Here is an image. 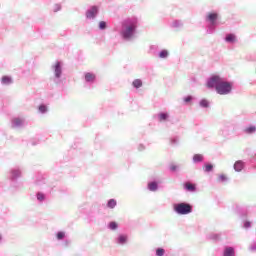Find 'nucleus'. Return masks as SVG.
Listing matches in <instances>:
<instances>
[{
	"label": "nucleus",
	"mask_w": 256,
	"mask_h": 256,
	"mask_svg": "<svg viewBox=\"0 0 256 256\" xmlns=\"http://www.w3.org/2000/svg\"><path fill=\"white\" fill-rule=\"evenodd\" d=\"M201 107H209V102L207 100H202L200 102Z\"/></svg>",
	"instance_id": "29"
},
{
	"label": "nucleus",
	"mask_w": 256,
	"mask_h": 256,
	"mask_svg": "<svg viewBox=\"0 0 256 256\" xmlns=\"http://www.w3.org/2000/svg\"><path fill=\"white\" fill-rule=\"evenodd\" d=\"M218 179H219V181H227V176L222 174V175L219 176Z\"/></svg>",
	"instance_id": "32"
},
{
	"label": "nucleus",
	"mask_w": 256,
	"mask_h": 256,
	"mask_svg": "<svg viewBox=\"0 0 256 256\" xmlns=\"http://www.w3.org/2000/svg\"><path fill=\"white\" fill-rule=\"evenodd\" d=\"M2 83L3 85H11V83H13V80H11V77L9 76H4L2 77Z\"/></svg>",
	"instance_id": "11"
},
{
	"label": "nucleus",
	"mask_w": 256,
	"mask_h": 256,
	"mask_svg": "<svg viewBox=\"0 0 256 256\" xmlns=\"http://www.w3.org/2000/svg\"><path fill=\"white\" fill-rule=\"evenodd\" d=\"M53 11H54V13H57V11H61V5L55 4L53 7Z\"/></svg>",
	"instance_id": "27"
},
{
	"label": "nucleus",
	"mask_w": 256,
	"mask_h": 256,
	"mask_svg": "<svg viewBox=\"0 0 256 256\" xmlns=\"http://www.w3.org/2000/svg\"><path fill=\"white\" fill-rule=\"evenodd\" d=\"M244 227H246V229L251 227V222H245Z\"/></svg>",
	"instance_id": "34"
},
{
	"label": "nucleus",
	"mask_w": 256,
	"mask_h": 256,
	"mask_svg": "<svg viewBox=\"0 0 256 256\" xmlns=\"http://www.w3.org/2000/svg\"><path fill=\"white\" fill-rule=\"evenodd\" d=\"M235 171H243V163L241 161H237L234 164Z\"/></svg>",
	"instance_id": "13"
},
{
	"label": "nucleus",
	"mask_w": 256,
	"mask_h": 256,
	"mask_svg": "<svg viewBox=\"0 0 256 256\" xmlns=\"http://www.w3.org/2000/svg\"><path fill=\"white\" fill-rule=\"evenodd\" d=\"M55 76L61 77V64L59 62L55 65Z\"/></svg>",
	"instance_id": "10"
},
{
	"label": "nucleus",
	"mask_w": 256,
	"mask_h": 256,
	"mask_svg": "<svg viewBox=\"0 0 256 256\" xmlns=\"http://www.w3.org/2000/svg\"><path fill=\"white\" fill-rule=\"evenodd\" d=\"M224 256H235V249L233 247H226L224 250Z\"/></svg>",
	"instance_id": "6"
},
{
	"label": "nucleus",
	"mask_w": 256,
	"mask_h": 256,
	"mask_svg": "<svg viewBox=\"0 0 256 256\" xmlns=\"http://www.w3.org/2000/svg\"><path fill=\"white\" fill-rule=\"evenodd\" d=\"M127 242V236H120L119 237V243H126Z\"/></svg>",
	"instance_id": "31"
},
{
	"label": "nucleus",
	"mask_w": 256,
	"mask_h": 256,
	"mask_svg": "<svg viewBox=\"0 0 256 256\" xmlns=\"http://www.w3.org/2000/svg\"><path fill=\"white\" fill-rule=\"evenodd\" d=\"M21 123H23V120H21L20 118H15L13 120V124L15 125V127H19V125H21Z\"/></svg>",
	"instance_id": "22"
},
{
	"label": "nucleus",
	"mask_w": 256,
	"mask_h": 256,
	"mask_svg": "<svg viewBox=\"0 0 256 256\" xmlns=\"http://www.w3.org/2000/svg\"><path fill=\"white\" fill-rule=\"evenodd\" d=\"M156 255H157V256H163V255H165V250H164L163 248H158V249L156 250Z\"/></svg>",
	"instance_id": "23"
},
{
	"label": "nucleus",
	"mask_w": 256,
	"mask_h": 256,
	"mask_svg": "<svg viewBox=\"0 0 256 256\" xmlns=\"http://www.w3.org/2000/svg\"><path fill=\"white\" fill-rule=\"evenodd\" d=\"M11 174H12V179H17V177L21 176V171H19V170H12Z\"/></svg>",
	"instance_id": "16"
},
{
	"label": "nucleus",
	"mask_w": 256,
	"mask_h": 256,
	"mask_svg": "<svg viewBox=\"0 0 256 256\" xmlns=\"http://www.w3.org/2000/svg\"><path fill=\"white\" fill-rule=\"evenodd\" d=\"M39 111H40V113H46V112H47V106H45V105H40V106H39Z\"/></svg>",
	"instance_id": "25"
},
{
	"label": "nucleus",
	"mask_w": 256,
	"mask_h": 256,
	"mask_svg": "<svg viewBox=\"0 0 256 256\" xmlns=\"http://www.w3.org/2000/svg\"><path fill=\"white\" fill-rule=\"evenodd\" d=\"M99 29H107V23L105 21H101L99 23Z\"/></svg>",
	"instance_id": "24"
},
{
	"label": "nucleus",
	"mask_w": 256,
	"mask_h": 256,
	"mask_svg": "<svg viewBox=\"0 0 256 256\" xmlns=\"http://www.w3.org/2000/svg\"><path fill=\"white\" fill-rule=\"evenodd\" d=\"M204 171H205L206 173H209L210 171H213V164H206V165L204 166Z\"/></svg>",
	"instance_id": "21"
},
{
	"label": "nucleus",
	"mask_w": 256,
	"mask_h": 256,
	"mask_svg": "<svg viewBox=\"0 0 256 256\" xmlns=\"http://www.w3.org/2000/svg\"><path fill=\"white\" fill-rule=\"evenodd\" d=\"M99 12V9L97 8V6L92 7L86 14V17L88 19H93L95 17V15H97V13Z\"/></svg>",
	"instance_id": "4"
},
{
	"label": "nucleus",
	"mask_w": 256,
	"mask_h": 256,
	"mask_svg": "<svg viewBox=\"0 0 256 256\" xmlns=\"http://www.w3.org/2000/svg\"><path fill=\"white\" fill-rule=\"evenodd\" d=\"M132 85L136 89H139V87H143V82L141 81V79H136L133 81Z\"/></svg>",
	"instance_id": "12"
},
{
	"label": "nucleus",
	"mask_w": 256,
	"mask_h": 256,
	"mask_svg": "<svg viewBox=\"0 0 256 256\" xmlns=\"http://www.w3.org/2000/svg\"><path fill=\"white\" fill-rule=\"evenodd\" d=\"M225 41H227V43H235V41H237V37L235 34H228L225 38Z\"/></svg>",
	"instance_id": "7"
},
{
	"label": "nucleus",
	"mask_w": 256,
	"mask_h": 256,
	"mask_svg": "<svg viewBox=\"0 0 256 256\" xmlns=\"http://www.w3.org/2000/svg\"><path fill=\"white\" fill-rule=\"evenodd\" d=\"M170 169L172 171H177V165H175V164L170 165Z\"/></svg>",
	"instance_id": "33"
},
{
	"label": "nucleus",
	"mask_w": 256,
	"mask_h": 256,
	"mask_svg": "<svg viewBox=\"0 0 256 256\" xmlns=\"http://www.w3.org/2000/svg\"><path fill=\"white\" fill-rule=\"evenodd\" d=\"M207 87L209 89H213V87H215L216 92L219 95H228L232 89L231 83L224 81L223 78L217 75L208 80Z\"/></svg>",
	"instance_id": "1"
},
{
	"label": "nucleus",
	"mask_w": 256,
	"mask_h": 256,
	"mask_svg": "<svg viewBox=\"0 0 256 256\" xmlns=\"http://www.w3.org/2000/svg\"><path fill=\"white\" fill-rule=\"evenodd\" d=\"M168 56H169V52H168L167 50H163V51H161L160 54H159V57H160L161 59H165V58H167Z\"/></svg>",
	"instance_id": "20"
},
{
	"label": "nucleus",
	"mask_w": 256,
	"mask_h": 256,
	"mask_svg": "<svg viewBox=\"0 0 256 256\" xmlns=\"http://www.w3.org/2000/svg\"><path fill=\"white\" fill-rule=\"evenodd\" d=\"M168 118H169V114H167V113L159 114V121H167Z\"/></svg>",
	"instance_id": "17"
},
{
	"label": "nucleus",
	"mask_w": 256,
	"mask_h": 256,
	"mask_svg": "<svg viewBox=\"0 0 256 256\" xmlns=\"http://www.w3.org/2000/svg\"><path fill=\"white\" fill-rule=\"evenodd\" d=\"M96 79V76L95 74L91 73V72H88L85 74V81L87 83H93V81H95Z\"/></svg>",
	"instance_id": "5"
},
{
	"label": "nucleus",
	"mask_w": 256,
	"mask_h": 256,
	"mask_svg": "<svg viewBox=\"0 0 256 256\" xmlns=\"http://www.w3.org/2000/svg\"><path fill=\"white\" fill-rule=\"evenodd\" d=\"M65 237V232H58L57 233V239L61 240V239H64Z\"/></svg>",
	"instance_id": "30"
},
{
	"label": "nucleus",
	"mask_w": 256,
	"mask_h": 256,
	"mask_svg": "<svg viewBox=\"0 0 256 256\" xmlns=\"http://www.w3.org/2000/svg\"><path fill=\"white\" fill-rule=\"evenodd\" d=\"M174 211L178 215H189V213H192L193 207L187 203H179L174 205Z\"/></svg>",
	"instance_id": "2"
},
{
	"label": "nucleus",
	"mask_w": 256,
	"mask_h": 256,
	"mask_svg": "<svg viewBox=\"0 0 256 256\" xmlns=\"http://www.w3.org/2000/svg\"><path fill=\"white\" fill-rule=\"evenodd\" d=\"M148 189L150 191H155L157 189V182H151L148 184Z\"/></svg>",
	"instance_id": "19"
},
{
	"label": "nucleus",
	"mask_w": 256,
	"mask_h": 256,
	"mask_svg": "<svg viewBox=\"0 0 256 256\" xmlns=\"http://www.w3.org/2000/svg\"><path fill=\"white\" fill-rule=\"evenodd\" d=\"M193 161H194L195 163H200V161H203V155H201V154H196V155H194Z\"/></svg>",
	"instance_id": "15"
},
{
	"label": "nucleus",
	"mask_w": 256,
	"mask_h": 256,
	"mask_svg": "<svg viewBox=\"0 0 256 256\" xmlns=\"http://www.w3.org/2000/svg\"><path fill=\"white\" fill-rule=\"evenodd\" d=\"M1 239H2V237H1V235H0V241H1Z\"/></svg>",
	"instance_id": "36"
},
{
	"label": "nucleus",
	"mask_w": 256,
	"mask_h": 256,
	"mask_svg": "<svg viewBox=\"0 0 256 256\" xmlns=\"http://www.w3.org/2000/svg\"><path fill=\"white\" fill-rule=\"evenodd\" d=\"M137 26L132 25L126 28V30L122 33L124 39H131L133 37V32L135 31Z\"/></svg>",
	"instance_id": "3"
},
{
	"label": "nucleus",
	"mask_w": 256,
	"mask_h": 256,
	"mask_svg": "<svg viewBox=\"0 0 256 256\" xmlns=\"http://www.w3.org/2000/svg\"><path fill=\"white\" fill-rule=\"evenodd\" d=\"M109 228L112 229V231H115V229H117V224H116V222H110Z\"/></svg>",
	"instance_id": "26"
},
{
	"label": "nucleus",
	"mask_w": 256,
	"mask_h": 256,
	"mask_svg": "<svg viewBox=\"0 0 256 256\" xmlns=\"http://www.w3.org/2000/svg\"><path fill=\"white\" fill-rule=\"evenodd\" d=\"M218 14L217 13H209L207 16L208 21L211 23H215L217 21Z\"/></svg>",
	"instance_id": "9"
},
{
	"label": "nucleus",
	"mask_w": 256,
	"mask_h": 256,
	"mask_svg": "<svg viewBox=\"0 0 256 256\" xmlns=\"http://www.w3.org/2000/svg\"><path fill=\"white\" fill-rule=\"evenodd\" d=\"M184 187L186 191H191V192L195 191L196 189L195 184H191V182H186L184 184Z\"/></svg>",
	"instance_id": "8"
},
{
	"label": "nucleus",
	"mask_w": 256,
	"mask_h": 256,
	"mask_svg": "<svg viewBox=\"0 0 256 256\" xmlns=\"http://www.w3.org/2000/svg\"><path fill=\"white\" fill-rule=\"evenodd\" d=\"M256 127L255 126H250L245 129V133H248V135H251V133H255Z\"/></svg>",
	"instance_id": "18"
},
{
	"label": "nucleus",
	"mask_w": 256,
	"mask_h": 256,
	"mask_svg": "<svg viewBox=\"0 0 256 256\" xmlns=\"http://www.w3.org/2000/svg\"><path fill=\"white\" fill-rule=\"evenodd\" d=\"M184 101H185L186 103H189V101H191V96L186 97V98L184 99Z\"/></svg>",
	"instance_id": "35"
},
{
	"label": "nucleus",
	"mask_w": 256,
	"mask_h": 256,
	"mask_svg": "<svg viewBox=\"0 0 256 256\" xmlns=\"http://www.w3.org/2000/svg\"><path fill=\"white\" fill-rule=\"evenodd\" d=\"M116 206H117V201H115V199H110L108 201L107 207H109V209H115Z\"/></svg>",
	"instance_id": "14"
},
{
	"label": "nucleus",
	"mask_w": 256,
	"mask_h": 256,
	"mask_svg": "<svg viewBox=\"0 0 256 256\" xmlns=\"http://www.w3.org/2000/svg\"><path fill=\"white\" fill-rule=\"evenodd\" d=\"M45 199V195L43 193H38L37 194V200L38 201H43Z\"/></svg>",
	"instance_id": "28"
}]
</instances>
